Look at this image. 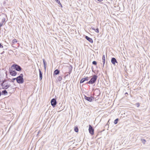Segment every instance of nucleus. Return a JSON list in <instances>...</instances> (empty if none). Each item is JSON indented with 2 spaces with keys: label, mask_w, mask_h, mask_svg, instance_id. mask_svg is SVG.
I'll use <instances>...</instances> for the list:
<instances>
[{
  "label": "nucleus",
  "mask_w": 150,
  "mask_h": 150,
  "mask_svg": "<svg viewBox=\"0 0 150 150\" xmlns=\"http://www.w3.org/2000/svg\"><path fill=\"white\" fill-rule=\"evenodd\" d=\"M4 81H3L2 82L1 84V85L3 87V86H4Z\"/></svg>",
  "instance_id": "28"
},
{
  "label": "nucleus",
  "mask_w": 150,
  "mask_h": 150,
  "mask_svg": "<svg viewBox=\"0 0 150 150\" xmlns=\"http://www.w3.org/2000/svg\"><path fill=\"white\" fill-rule=\"evenodd\" d=\"M51 103L52 107H54L57 103L56 99L54 98L52 99L51 101Z\"/></svg>",
  "instance_id": "4"
},
{
  "label": "nucleus",
  "mask_w": 150,
  "mask_h": 150,
  "mask_svg": "<svg viewBox=\"0 0 150 150\" xmlns=\"http://www.w3.org/2000/svg\"><path fill=\"white\" fill-rule=\"evenodd\" d=\"M92 64L94 65H96L97 64V62L96 61H93L92 62Z\"/></svg>",
  "instance_id": "25"
},
{
  "label": "nucleus",
  "mask_w": 150,
  "mask_h": 150,
  "mask_svg": "<svg viewBox=\"0 0 150 150\" xmlns=\"http://www.w3.org/2000/svg\"><path fill=\"white\" fill-rule=\"evenodd\" d=\"M85 38L88 40L89 42L92 43L93 42V40L91 38H89L88 36H85Z\"/></svg>",
  "instance_id": "9"
},
{
  "label": "nucleus",
  "mask_w": 150,
  "mask_h": 150,
  "mask_svg": "<svg viewBox=\"0 0 150 150\" xmlns=\"http://www.w3.org/2000/svg\"><path fill=\"white\" fill-rule=\"evenodd\" d=\"M2 95H6L8 93L6 90H4L2 91Z\"/></svg>",
  "instance_id": "13"
},
{
  "label": "nucleus",
  "mask_w": 150,
  "mask_h": 150,
  "mask_svg": "<svg viewBox=\"0 0 150 150\" xmlns=\"http://www.w3.org/2000/svg\"><path fill=\"white\" fill-rule=\"evenodd\" d=\"M90 78L89 77H86L85 78H83L85 81H88L89 80V79Z\"/></svg>",
  "instance_id": "21"
},
{
  "label": "nucleus",
  "mask_w": 150,
  "mask_h": 150,
  "mask_svg": "<svg viewBox=\"0 0 150 150\" xmlns=\"http://www.w3.org/2000/svg\"><path fill=\"white\" fill-rule=\"evenodd\" d=\"M92 29H93V30H95V28H92Z\"/></svg>",
  "instance_id": "32"
},
{
  "label": "nucleus",
  "mask_w": 150,
  "mask_h": 150,
  "mask_svg": "<svg viewBox=\"0 0 150 150\" xmlns=\"http://www.w3.org/2000/svg\"><path fill=\"white\" fill-rule=\"evenodd\" d=\"M98 1H102L103 0H97Z\"/></svg>",
  "instance_id": "33"
},
{
  "label": "nucleus",
  "mask_w": 150,
  "mask_h": 150,
  "mask_svg": "<svg viewBox=\"0 0 150 150\" xmlns=\"http://www.w3.org/2000/svg\"><path fill=\"white\" fill-rule=\"evenodd\" d=\"M13 68V69L19 71H21L22 69L20 66L16 64H13L12 65L11 68Z\"/></svg>",
  "instance_id": "3"
},
{
  "label": "nucleus",
  "mask_w": 150,
  "mask_h": 150,
  "mask_svg": "<svg viewBox=\"0 0 150 150\" xmlns=\"http://www.w3.org/2000/svg\"><path fill=\"white\" fill-rule=\"evenodd\" d=\"M85 81L84 80V79L83 78L80 81V83H83V82H85Z\"/></svg>",
  "instance_id": "24"
},
{
  "label": "nucleus",
  "mask_w": 150,
  "mask_h": 150,
  "mask_svg": "<svg viewBox=\"0 0 150 150\" xmlns=\"http://www.w3.org/2000/svg\"><path fill=\"white\" fill-rule=\"evenodd\" d=\"M2 25V23H0V27Z\"/></svg>",
  "instance_id": "30"
},
{
  "label": "nucleus",
  "mask_w": 150,
  "mask_h": 150,
  "mask_svg": "<svg viewBox=\"0 0 150 150\" xmlns=\"http://www.w3.org/2000/svg\"><path fill=\"white\" fill-rule=\"evenodd\" d=\"M5 18H4L2 19L1 22L0 23H2V25H3V23L5 22Z\"/></svg>",
  "instance_id": "19"
},
{
  "label": "nucleus",
  "mask_w": 150,
  "mask_h": 150,
  "mask_svg": "<svg viewBox=\"0 0 150 150\" xmlns=\"http://www.w3.org/2000/svg\"><path fill=\"white\" fill-rule=\"evenodd\" d=\"M16 78H13V79H12L11 80V82H13L14 80H16Z\"/></svg>",
  "instance_id": "27"
},
{
  "label": "nucleus",
  "mask_w": 150,
  "mask_h": 150,
  "mask_svg": "<svg viewBox=\"0 0 150 150\" xmlns=\"http://www.w3.org/2000/svg\"><path fill=\"white\" fill-rule=\"evenodd\" d=\"M111 62L114 65L116 63H117L116 59L114 57H112L111 59Z\"/></svg>",
  "instance_id": "8"
},
{
  "label": "nucleus",
  "mask_w": 150,
  "mask_h": 150,
  "mask_svg": "<svg viewBox=\"0 0 150 150\" xmlns=\"http://www.w3.org/2000/svg\"><path fill=\"white\" fill-rule=\"evenodd\" d=\"M74 130V131L76 132H78L79 129L78 127L77 126H75Z\"/></svg>",
  "instance_id": "15"
},
{
  "label": "nucleus",
  "mask_w": 150,
  "mask_h": 150,
  "mask_svg": "<svg viewBox=\"0 0 150 150\" xmlns=\"http://www.w3.org/2000/svg\"><path fill=\"white\" fill-rule=\"evenodd\" d=\"M43 61L44 69H45V70L46 69V62H45V60L44 59H43Z\"/></svg>",
  "instance_id": "14"
},
{
  "label": "nucleus",
  "mask_w": 150,
  "mask_h": 150,
  "mask_svg": "<svg viewBox=\"0 0 150 150\" xmlns=\"http://www.w3.org/2000/svg\"><path fill=\"white\" fill-rule=\"evenodd\" d=\"M62 79V77L61 76H59L57 78L58 81H60Z\"/></svg>",
  "instance_id": "23"
},
{
  "label": "nucleus",
  "mask_w": 150,
  "mask_h": 150,
  "mask_svg": "<svg viewBox=\"0 0 150 150\" xmlns=\"http://www.w3.org/2000/svg\"><path fill=\"white\" fill-rule=\"evenodd\" d=\"M17 40L16 39H14L13 40L12 42V45H13V44H15V43H16L17 42Z\"/></svg>",
  "instance_id": "17"
},
{
  "label": "nucleus",
  "mask_w": 150,
  "mask_h": 150,
  "mask_svg": "<svg viewBox=\"0 0 150 150\" xmlns=\"http://www.w3.org/2000/svg\"><path fill=\"white\" fill-rule=\"evenodd\" d=\"M59 73V71L58 69H56L54 72V75H57Z\"/></svg>",
  "instance_id": "12"
},
{
  "label": "nucleus",
  "mask_w": 150,
  "mask_h": 150,
  "mask_svg": "<svg viewBox=\"0 0 150 150\" xmlns=\"http://www.w3.org/2000/svg\"><path fill=\"white\" fill-rule=\"evenodd\" d=\"M118 118H117V119H116L114 121V123L115 124H117V122H118Z\"/></svg>",
  "instance_id": "20"
},
{
  "label": "nucleus",
  "mask_w": 150,
  "mask_h": 150,
  "mask_svg": "<svg viewBox=\"0 0 150 150\" xmlns=\"http://www.w3.org/2000/svg\"><path fill=\"white\" fill-rule=\"evenodd\" d=\"M9 72L10 74L12 76H16L17 74V72L15 70H13L9 69Z\"/></svg>",
  "instance_id": "5"
},
{
  "label": "nucleus",
  "mask_w": 150,
  "mask_h": 150,
  "mask_svg": "<svg viewBox=\"0 0 150 150\" xmlns=\"http://www.w3.org/2000/svg\"><path fill=\"white\" fill-rule=\"evenodd\" d=\"M141 140L143 144H145V143L146 141L145 139H141Z\"/></svg>",
  "instance_id": "22"
},
{
  "label": "nucleus",
  "mask_w": 150,
  "mask_h": 150,
  "mask_svg": "<svg viewBox=\"0 0 150 150\" xmlns=\"http://www.w3.org/2000/svg\"><path fill=\"white\" fill-rule=\"evenodd\" d=\"M102 60L103 62V67L105 63V55H103L102 57Z\"/></svg>",
  "instance_id": "10"
},
{
  "label": "nucleus",
  "mask_w": 150,
  "mask_h": 150,
  "mask_svg": "<svg viewBox=\"0 0 150 150\" xmlns=\"http://www.w3.org/2000/svg\"><path fill=\"white\" fill-rule=\"evenodd\" d=\"M137 105H138V106H137V107H139V103H137Z\"/></svg>",
  "instance_id": "31"
},
{
  "label": "nucleus",
  "mask_w": 150,
  "mask_h": 150,
  "mask_svg": "<svg viewBox=\"0 0 150 150\" xmlns=\"http://www.w3.org/2000/svg\"><path fill=\"white\" fill-rule=\"evenodd\" d=\"M98 76L96 75H94L92 77L91 79L89 81L86 83L88 84H93L94 83L97 78Z\"/></svg>",
  "instance_id": "2"
},
{
  "label": "nucleus",
  "mask_w": 150,
  "mask_h": 150,
  "mask_svg": "<svg viewBox=\"0 0 150 150\" xmlns=\"http://www.w3.org/2000/svg\"><path fill=\"white\" fill-rule=\"evenodd\" d=\"M85 98L86 100L89 102H91L93 99V97L92 96L87 97L86 96H85Z\"/></svg>",
  "instance_id": "7"
},
{
  "label": "nucleus",
  "mask_w": 150,
  "mask_h": 150,
  "mask_svg": "<svg viewBox=\"0 0 150 150\" xmlns=\"http://www.w3.org/2000/svg\"><path fill=\"white\" fill-rule=\"evenodd\" d=\"M39 76H40V80H41L42 79V73L40 70V69H39Z\"/></svg>",
  "instance_id": "11"
},
{
  "label": "nucleus",
  "mask_w": 150,
  "mask_h": 150,
  "mask_svg": "<svg viewBox=\"0 0 150 150\" xmlns=\"http://www.w3.org/2000/svg\"><path fill=\"white\" fill-rule=\"evenodd\" d=\"M10 86V85H6L5 86H4V87H3V89H6L7 88H8L9 86Z\"/></svg>",
  "instance_id": "18"
},
{
  "label": "nucleus",
  "mask_w": 150,
  "mask_h": 150,
  "mask_svg": "<svg viewBox=\"0 0 150 150\" xmlns=\"http://www.w3.org/2000/svg\"><path fill=\"white\" fill-rule=\"evenodd\" d=\"M95 31L97 33H98L99 32V30L98 28L95 29Z\"/></svg>",
  "instance_id": "26"
},
{
  "label": "nucleus",
  "mask_w": 150,
  "mask_h": 150,
  "mask_svg": "<svg viewBox=\"0 0 150 150\" xmlns=\"http://www.w3.org/2000/svg\"><path fill=\"white\" fill-rule=\"evenodd\" d=\"M125 94H128V93H125Z\"/></svg>",
  "instance_id": "34"
},
{
  "label": "nucleus",
  "mask_w": 150,
  "mask_h": 150,
  "mask_svg": "<svg viewBox=\"0 0 150 150\" xmlns=\"http://www.w3.org/2000/svg\"><path fill=\"white\" fill-rule=\"evenodd\" d=\"M23 77V74H21L19 76L16 77V80L17 82L18 83H23L24 82V80Z\"/></svg>",
  "instance_id": "1"
},
{
  "label": "nucleus",
  "mask_w": 150,
  "mask_h": 150,
  "mask_svg": "<svg viewBox=\"0 0 150 150\" xmlns=\"http://www.w3.org/2000/svg\"><path fill=\"white\" fill-rule=\"evenodd\" d=\"M55 1H56V2L59 5H60V6L62 7V5L61 4V3H60V2L59 0H55Z\"/></svg>",
  "instance_id": "16"
},
{
  "label": "nucleus",
  "mask_w": 150,
  "mask_h": 150,
  "mask_svg": "<svg viewBox=\"0 0 150 150\" xmlns=\"http://www.w3.org/2000/svg\"><path fill=\"white\" fill-rule=\"evenodd\" d=\"M88 130L90 134H91L92 135H93L94 134V129L91 125H89Z\"/></svg>",
  "instance_id": "6"
},
{
  "label": "nucleus",
  "mask_w": 150,
  "mask_h": 150,
  "mask_svg": "<svg viewBox=\"0 0 150 150\" xmlns=\"http://www.w3.org/2000/svg\"><path fill=\"white\" fill-rule=\"evenodd\" d=\"M3 46L1 45V44L0 43V48H3Z\"/></svg>",
  "instance_id": "29"
}]
</instances>
